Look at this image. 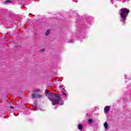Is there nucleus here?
<instances>
[{"mask_svg": "<svg viewBox=\"0 0 131 131\" xmlns=\"http://www.w3.org/2000/svg\"><path fill=\"white\" fill-rule=\"evenodd\" d=\"M88 122H89V123H92V122H93V120L92 119H89Z\"/></svg>", "mask_w": 131, "mask_h": 131, "instance_id": "nucleus-8", "label": "nucleus"}, {"mask_svg": "<svg viewBox=\"0 0 131 131\" xmlns=\"http://www.w3.org/2000/svg\"><path fill=\"white\" fill-rule=\"evenodd\" d=\"M63 95H64V96H67L66 93H63Z\"/></svg>", "mask_w": 131, "mask_h": 131, "instance_id": "nucleus-12", "label": "nucleus"}, {"mask_svg": "<svg viewBox=\"0 0 131 131\" xmlns=\"http://www.w3.org/2000/svg\"><path fill=\"white\" fill-rule=\"evenodd\" d=\"M10 109H14V107L12 106H10Z\"/></svg>", "mask_w": 131, "mask_h": 131, "instance_id": "nucleus-10", "label": "nucleus"}, {"mask_svg": "<svg viewBox=\"0 0 131 131\" xmlns=\"http://www.w3.org/2000/svg\"><path fill=\"white\" fill-rule=\"evenodd\" d=\"M41 52H45V49H42Z\"/></svg>", "mask_w": 131, "mask_h": 131, "instance_id": "nucleus-11", "label": "nucleus"}, {"mask_svg": "<svg viewBox=\"0 0 131 131\" xmlns=\"http://www.w3.org/2000/svg\"><path fill=\"white\" fill-rule=\"evenodd\" d=\"M5 3H12V1L8 0V1H6Z\"/></svg>", "mask_w": 131, "mask_h": 131, "instance_id": "nucleus-9", "label": "nucleus"}, {"mask_svg": "<svg viewBox=\"0 0 131 131\" xmlns=\"http://www.w3.org/2000/svg\"><path fill=\"white\" fill-rule=\"evenodd\" d=\"M78 129H79V130H82L83 127L82 125H81V124H79L78 125Z\"/></svg>", "mask_w": 131, "mask_h": 131, "instance_id": "nucleus-6", "label": "nucleus"}, {"mask_svg": "<svg viewBox=\"0 0 131 131\" xmlns=\"http://www.w3.org/2000/svg\"><path fill=\"white\" fill-rule=\"evenodd\" d=\"M110 111V106H106L104 108V113H108Z\"/></svg>", "mask_w": 131, "mask_h": 131, "instance_id": "nucleus-4", "label": "nucleus"}, {"mask_svg": "<svg viewBox=\"0 0 131 131\" xmlns=\"http://www.w3.org/2000/svg\"><path fill=\"white\" fill-rule=\"evenodd\" d=\"M104 127L105 129H108L109 128V125H108V123H107V122H105L104 123Z\"/></svg>", "mask_w": 131, "mask_h": 131, "instance_id": "nucleus-5", "label": "nucleus"}, {"mask_svg": "<svg viewBox=\"0 0 131 131\" xmlns=\"http://www.w3.org/2000/svg\"><path fill=\"white\" fill-rule=\"evenodd\" d=\"M32 99H38V98H42V96H41V95L39 94H32Z\"/></svg>", "mask_w": 131, "mask_h": 131, "instance_id": "nucleus-3", "label": "nucleus"}, {"mask_svg": "<svg viewBox=\"0 0 131 131\" xmlns=\"http://www.w3.org/2000/svg\"><path fill=\"white\" fill-rule=\"evenodd\" d=\"M51 33V30H47L45 33V35L48 36Z\"/></svg>", "mask_w": 131, "mask_h": 131, "instance_id": "nucleus-7", "label": "nucleus"}, {"mask_svg": "<svg viewBox=\"0 0 131 131\" xmlns=\"http://www.w3.org/2000/svg\"><path fill=\"white\" fill-rule=\"evenodd\" d=\"M45 94L47 96L49 100L52 102V105H58L60 104L61 106L63 105L62 101V96L59 94L51 93L50 91H46Z\"/></svg>", "mask_w": 131, "mask_h": 131, "instance_id": "nucleus-1", "label": "nucleus"}, {"mask_svg": "<svg viewBox=\"0 0 131 131\" xmlns=\"http://www.w3.org/2000/svg\"><path fill=\"white\" fill-rule=\"evenodd\" d=\"M128 13H129V10H128L127 8H122L120 10V15L121 18H122L124 21L126 20V17L128 16Z\"/></svg>", "mask_w": 131, "mask_h": 131, "instance_id": "nucleus-2", "label": "nucleus"}]
</instances>
